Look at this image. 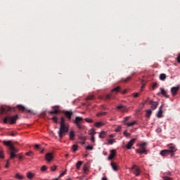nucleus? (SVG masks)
<instances>
[{
  "mask_svg": "<svg viewBox=\"0 0 180 180\" xmlns=\"http://www.w3.org/2000/svg\"><path fill=\"white\" fill-rule=\"evenodd\" d=\"M52 120L55 122V123H58L57 117H52Z\"/></svg>",
  "mask_w": 180,
  "mask_h": 180,
  "instance_id": "603ef678",
  "label": "nucleus"
},
{
  "mask_svg": "<svg viewBox=\"0 0 180 180\" xmlns=\"http://www.w3.org/2000/svg\"><path fill=\"white\" fill-rule=\"evenodd\" d=\"M17 108L19 109V110H21V112H25V113H30V114L33 113V111L28 110L27 108H25L22 105H17Z\"/></svg>",
  "mask_w": 180,
  "mask_h": 180,
  "instance_id": "1a4fd4ad",
  "label": "nucleus"
},
{
  "mask_svg": "<svg viewBox=\"0 0 180 180\" xmlns=\"http://www.w3.org/2000/svg\"><path fill=\"white\" fill-rule=\"evenodd\" d=\"M18 119H19V116L18 115H14L12 117L7 116L4 119L3 122L5 124H6L7 123H10V124H15Z\"/></svg>",
  "mask_w": 180,
  "mask_h": 180,
  "instance_id": "39448f33",
  "label": "nucleus"
},
{
  "mask_svg": "<svg viewBox=\"0 0 180 180\" xmlns=\"http://www.w3.org/2000/svg\"><path fill=\"white\" fill-rule=\"evenodd\" d=\"M45 158L46 161H48V162H50V161H51V160L54 158V156L53 155V153H46Z\"/></svg>",
  "mask_w": 180,
  "mask_h": 180,
  "instance_id": "f3484780",
  "label": "nucleus"
},
{
  "mask_svg": "<svg viewBox=\"0 0 180 180\" xmlns=\"http://www.w3.org/2000/svg\"><path fill=\"white\" fill-rule=\"evenodd\" d=\"M136 153L137 154H146L147 155L148 153V150H147V143L143 142L141 143H139V148L136 149Z\"/></svg>",
  "mask_w": 180,
  "mask_h": 180,
  "instance_id": "20e7f679",
  "label": "nucleus"
},
{
  "mask_svg": "<svg viewBox=\"0 0 180 180\" xmlns=\"http://www.w3.org/2000/svg\"><path fill=\"white\" fill-rule=\"evenodd\" d=\"M124 136H125L126 137H130V133L127 132V131H124Z\"/></svg>",
  "mask_w": 180,
  "mask_h": 180,
  "instance_id": "4c0bfd02",
  "label": "nucleus"
},
{
  "mask_svg": "<svg viewBox=\"0 0 180 180\" xmlns=\"http://www.w3.org/2000/svg\"><path fill=\"white\" fill-rule=\"evenodd\" d=\"M66 172L65 171L63 172L59 176L58 178H61V176H64V175H65Z\"/></svg>",
  "mask_w": 180,
  "mask_h": 180,
  "instance_id": "49530a36",
  "label": "nucleus"
},
{
  "mask_svg": "<svg viewBox=\"0 0 180 180\" xmlns=\"http://www.w3.org/2000/svg\"><path fill=\"white\" fill-rule=\"evenodd\" d=\"M33 176H34V174H33L32 172H28L27 174V178H28L29 179H32L33 178Z\"/></svg>",
  "mask_w": 180,
  "mask_h": 180,
  "instance_id": "cd10ccee",
  "label": "nucleus"
},
{
  "mask_svg": "<svg viewBox=\"0 0 180 180\" xmlns=\"http://www.w3.org/2000/svg\"><path fill=\"white\" fill-rule=\"evenodd\" d=\"M3 144L8 147V155H10L9 160H15V158L18 157L16 153H19V149L15 148V146L12 145V142L11 141H4Z\"/></svg>",
  "mask_w": 180,
  "mask_h": 180,
  "instance_id": "f257e3e1",
  "label": "nucleus"
},
{
  "mask_svg": "<svg viewBox=\"0 0 180 180\" xmlns=\"http://www.w3.org/2000/svg\"><path fill=\"white\" fill-rule=\"evenodd\" d=\"M59 108L60 105L52 106V109H53V110L49 111L48 113H49V115H58V113H60V110H58Z\"/></svg>",
  "mask_w": 180,
  "mask_h": 180,
  "instance_id": "6e6552de",
  "label": "nucleus"
},
{
  "mask_svg": "<svg viewBox=\"0 0 180 180\" xmlns=\"http://www.w3.org/2000/svg\"><path fill=\"white\" fill-rule=\"evenodd\" d=\"M81 165H82V161L77 162V163L76 164L77 169H79V168H81Z\"/></svg>",
  "mask_w": 180,
  "mask_h": 180,
  "instance_id": "7c9ffc66",
  "label": "nucleus"
},
{
  "mask_svg": "<svg viewBox=\"0 0 180 180\" xmlns=\"http://www.w3.org/2000/svg\"><path fill=\"white\" fill-rule=\"evenodd\" d=\"M15 178H17V179L22 180V179H23V176L19 174V173H17L15 174Z\"/></svg>",
  "mask_w": 180,
  "mask_h": 180,
  "instance_id": "2f4dec72",
  "label": "nucleus"
},
{
  "mask_svg": "<svg viewBox=\"0 0 180 180\" xmlns=\"http://www.w3.org/2000/svg\"><path fill=\"white\" fill-rule=\"evenodd\" d=\"M127 120H129V117H126L124 118V121H125V122H127Z\"/></svg>",
  "mask_w": 180,
  "mask_h": 180,
  "instance_id": "680f3d73",
  "label": "nucleus"
},
{
  "mask_svg": "<svg viewBox=\"0 0 180 180\" xmlns=\"http://www.w3.org/2000/svg\"><path fill=\"white\" fill-rule=\"evenodd\" d=\"M86 150H94V147L93 146H87L86 147Z\"/></svg>",
  "mask_w": 180,
  "mask_h": 180,
  "instance_id": "09e8293b",
  "label": "nucleus"
},
{
  "mask_svg": "<svg viewBox=\"0 0 180 180\" xmlns=\"http://www.w3.org/2000/svg\"><path fill=\"white\" fill-rule=\"evenodd\" d=\"M60 129L58 132V136L60 139H63V137H64V136H65V134H67V133H68V127L67 125H65V119H64V117H61L60 120Z\"/></svg>",
  "mask_w": 180,
  "mask_h": 180,
  "instance_id": "f03ea898",
  "label": "nucleus"
},
{
  "mask_svg": "<svg viewBox=\"0 0 180 180\" xmlns=\"http://www.w3.org/2000/svg\"><path fill=\"white\" fill-rule=\"evenodd\" d=\"M106 136V131H102L99 133L98 137L99 139H105Z\"/></svg>",
  "mask_w": 180,
  "mask_h": 180,
  "instance_id": "b1692460",
  "label": "nucleus"
},
{
  "mask_svg": "<svg viewBox=\"0 0 180 180\" xmlns=\"http://www.w3.org/2000/svg\"><path fill=\"white\" fill-rule=\"evenodd\" d=\"M164 105H162L160 108H159V111L157 112L156 116L157 117H158L159 119H161V117H163L164 115H162V108H163Z\"/></svg>",
  "mask_w": 180,
  "mask_h": 180,
  "instance_id": "4468645a",
  "label": "nucleus"
},
{
  "mask_svg": "<svg viewBox=\"0 0 180 180\" xmlns=\"http://www.w3.org/2000/svg\"><path fill=\"white\" fill-rule=\"evenodd\" d=\"M94 96H88L87 97H86V101H92V100H94Z\"/></svg>",
  "mask_w": 180,
  "mask_h": 180,
  "instance_id": "f704fd0d",
  "label": "nucleus"
},
{
  "mask_svg": "<svg viewBox=\"0 0 180 180\" xmlns=\"http://www.w3.org/2000/svg\"><path fill=\"white\" fill-rule=\"evenodd\" d=\"M1 114L6 113V109L5 108L1 107Z\"/></svg>",
  "mask_w": 180,
  "mask_h": 180,
  "instance_id": "c9c22d12",
  "label": "nucleus"
},
{
  "mask_svg": "<svg viewBox=\"0 0 180 180\" xmlns=\"http://www.w3.org/2000/svg\"><path fill=\"white\" fill-rule=\"evenodd\" d=\"M131 79V76H129L127 78H122L121 79V82H124V84H127V82H129Z\"/></svg>",
  "mask_w": 180,
  "mask_h": 180,
  "instance_id": "412c9836",
  "label": "nucleus"
},
{
  "mask_svg": "<svg viewBox=\"0 0 180 180\" xmlns=\"http://www.w3.org/2000/svg\"><path fill=\"white\" fill-rule=\"evenodd\" d=\"M166 78H167V75H166L165 74H164V73L160 74V79L161 81H165Z\"/></svg>",
  "mask_w": 180,
  "mask_h": 180,
  "instance_id": "bb28decb",
  "label": "nucleus"
},
{
  "mask_svg": "<svg viewBox=\"0 0 180 180\" xmlns=\"http://www.w3.org/2000/svg\"><path fill=\"white\" fill-rule=\"evenodd\" d=\"M119 92H122V94H127V90L125 89L124 91H122L120 86L115 87L112 90L111 94H107L104 96L103 99H104L105 101H108L109 99H113V98H115L114 95H117Z\"/></svg>",
  "mask_w": 180,
  "mask_h": 180,
  "instance_id": "7ed1b4c3",
  "label": "nucleus"
},
{
  "mask_svg": "<svg viewBox=\"0 0 180 180\" xmlns=\"http://www.w3.org/2000/svg\"><path fill=\"white\" fill-rule=\"evenodd\" d=\"M69 137L72 141H74L75 137V134L74 133V131H70L69 134Z\"/></svg>",
  "mask_w": 180,
  "mask_h": 180,
  "instance_id": "5701e85b",
  "label": "nucleus"
},
{
  "mask_svg": "<svg viewBox=\"0 0 180 180\" xmlns=\"http://www.w3.org/2000/svg\"><path fill=\"white\" fill-rule=\"evenodd\" d=\"M168 147L169 149L168 151H170L171 157H174V153L176 151V148L173 145H169Z\"/></svg>",
  "mask_w": 180,
  "mask_h": 180,
  "instance_id": "9b49d317",
  "label": "nucleus"
},
{
  "mask_svg": "<svg viewBox=\"0 0 180 180\" xmlns=\"http://www.w3.org/2000/svg\"><path fill=\"white\" fill-rule=\"evenodd\" d=\"M5 168H9V160H7V163L5 166Z\"/></svg>",
  "mask_w": 180,
  "mask_h": 180,
  "instance_id": "6e6d98bb",
  "label": "nucleus"
},
{
  "mask_svg": "<svg viewBox=\"0 0 180 180\" xmlns=\"http://www.w3.org/2000/svg\"><path fill=\"white\" fill-rule=\"evenodd\" d=\"M102 180H108V179L106 177H103Z\"/></svg>",
  "mask_w": 180,
  "mask_h": 180,
  "instance_id": "69168bd1",
  "label": "nucleus"
},
{
  "mask_svg": "<svg viewBox=\"0 0 180 180\" xmlns=\"http://www.w3.org/2000/svg\"><path fill=\"white\" fill-rule=\"evenodd\" d=\"M56 169H57V166L54 165V166L51 167V170L56 171Z\"/></svg>",
  "mask_w": 180,
  "mask_h": 180,
  "instance_id": "a18cd8bd",
  "label": "nucleus"
},
{
  "mask_svg": "<svg viewBox=\"0 0 180 180\" xmlns=\"http://www.w3.org/2000/svg\"><path fill=\"white\" fill-rule=\"evenodd\" d=\"M162 179L164 180H173L172 178L167 176H163Z\"/></svg>",
  "mask_w": 180,
  "mask_h": 180,
  "instance_id": "ea45409f",
  "label": "nucleus"
},
{
  "mask_svg": "<svg viewBox=\"0 0 180 180\" xmlns=\"http://www.w3.org/2000/svg\"><path fill=\"white\" fill-rule=\"evenodd\" d=\"M85 121L87 122V123H93L94 120H92L91 119H89V118H86Z\"/></svg>",
  "mask_w": 180,
  "mask_h": 180,
  "instance_id": "a19ab883",
  "label": "nucleus"
},
{
  "mask_svg": "<svg viewBox=\"0 0 180 180\" xmlns=\"http://www.w3.org/2000/svg\"><path fill=\"white\" fill-rule=\"evenodd\" d=\"M65 116H66V117H68V120H70L71 117H72V111H70V110H66L65 112H63Z\"/></svg>",
  "mask_w": 180,
  "mask_h": 180,
  "instance_id": "2eb2a0df",
  "label": "nucleus"
},
{
  "mask_svg": "<svg viewBox=\"0 0 180 180\" xmlns=\"http://www.w3.org/2000/svg\"><path fill=\"white\" fill-rule=\"evenodd\" d=\"M115 155H116V150H112L108 157V160H113V158H115Z\"/></svg>",
  "mask_w": 180,
  "mask_h": 180,
  "instance_id": "6ab92c4d",
  "label": "nucleus"
},
{
  "mask_svg": "<svg viewBox=\"0 0 180 180\" xmlns=\"http://www.w3.org/2000/svg\"><path fill=\"white\" fill-rule=\"evenodd\" d=\"M25 155H27V157H32V155H33V153L32 151L27 152Z\"/></svg>",
  "mask_w": 180,
  "mask_h": 180,
  "instance_id": "e433bc0d",
  "label": "nucleus"
},
{
  "mask_svg": "<svg viewBox=\"0 0 180 180\" xmlns=\"http://www.w3.org/2000/svg\"><path fill=\"white\" fill-rule=\"evenodd\" d=\"M134 143H136V139H131L127 144L126 148H127V150H130V148L133 147V144H134Z\"/></svg>",
  "mask_w": 180,
  "mask_h": 180,
  "instance_id": "ddd939ff",
  "label": "nucleus"
},
{
  "mask_svg": "<svg viewBox=\"0 0 180 180\" xmlns=\"http://www.w3.org/2000/svg\"><path fill=\"white\" fill-rule=\"evenodd\" d=\"M105 124H103V122H96L95 124H94V126L96 127H102V126H103Z\"/></svg>",
  "mask_w": 180,
  "mask_h": 180,
  "instance_id": "a878e982",
  "label": "nucleus"
},
{
  "mask_svg": "<svg viewBox=\"0 0 180 180\" xmlns=\"http://www.w3.org/2000/svg\"><path fill=\"white\" fill-rule=\"evenodd\" d=\"M178 91H179V86L172 87L171 89L172 95L173 96H175V95H176V94L178 93Z\"/></svg>",
  "mask_w": 180,
  "mask_h": 180,
  "instance_id": "a211bd4d",
  "label": "nucleus"
},
{
  "mask_svg": "<svg viewBox=\"0 0 180 180\" xmlns=\"http://www.w3.org/2000/svg\"><path fill=\"white\" fill-rule=\"evenodd\" d=\"M96 134V131H95V129H90L89 131V136H95Z\"/></svg>",
  "mask_w": 180,
  "mask_h": 180,
  "instance_id": "c85d7f7f",
  "label": "nucleus"
},
{
  "mask_svg": "<svg viewBox=\"0 0 180 180\" xmlns=\"http://www.w3.org/2000/svg\"><path fill=\"white\" fill-rule=\"evenodd\" d=\"M83 171H84V174H86V172L88 171V166L84 165V168H83Z\"/></svg>",
  "mask_w": 180,
  "mask_h": 180,
  "instance_id": "58836bf2",
  "label": "nucleus"
},
{
  "mask_svg": "<svg viewBox=\"0 0 180 180\" xmlns=\"http://www.w3.org/2000/svg\"><path fill=\"white\" fill-rule=\"evenodd\" d=\"M96 116L101 117V116H103V115L102 112H98V113H97Z\"/></svg>",
  "mask_w": 180,
  "mask_h": 180,
  "instance_id": "bf43d9fd",
  "label": "nucleus"
},
{
  "mask_svg": "<svg viewBox=\"0 0 180 180\" xmlns=\"http://www.w3.org/2000/svg\"><path fill=\"white\" fill-rule=\"evenodd\" d=\"M151 113H153V110H148L146 111V117H150L151 116Z\"/></svg>",
  "mask_w": 180,
  "mask_h": 180,
  "instance_id": "c756f323",
  "label": "nucleus"
},
{
  "mask_svg": "<svg viewBox=\"0 0 180 180\" xmlns=\"http://www.w3.org/2000/svg\"><path fill=\"white\" fill-rule=\"evenodd\" d=\"M84 122V120H82V117H76L75 120V123L77 127V129H79L80 130H84V127L81 124Z\"/></svg>",
  "mask_w": 180,
  "mask_h": 180,
  "instance_id": "423d86ee",
  "label": "nucleus"
},
{
  "mask_svg": "<svg viewBox=\"0 0 180 180\" xmlns=\"http://www.w3.org/2000/svg\"><path fill=\"white\" fill-rule=\"evenodd\" d=\"M78 139H79V140H81L82 141V144H85V141L86 140V137L83 136H79Z\"/></svg>",
  "mask_w": 180,
  "mask_h": 180,
  "instance_id": "393cba45",
  "label": "nucleus"
},
{
  "mask_svg": "<svg viewBox=\"0 0 180 180\" xmlns=\"http://www.w3.org/2000/svg\"><path fill=\"white\" fill-rule=\"evenodd\" d=\"M158 86V84L157 83L153 84L152 86V89H155V88H157Z\"/></svg>",
  "mask_w": 180,
  "mask_h": 180,
  "instance_id": "de8ad7c7",
  "label": "nucleus"
},
{
  "mask_svg": "<svg viewBox=\"0 0 180 180\" xmlns=\"http://www.w3.org/2000/svg\"><path fill=\"white\" fill-rule=\"evenodd\" d=\"M66 180H72V179H67Z\"/></svg>",
  "mask_w": 180,
  "mask_h": 180,
  "instance_id": "774afa93",
  "label": "nucleus"
},
{
  "mask_svg": "<svg viewBox=\"0 0 180 180\" xmlns=\"http://www.w3.org/2000/svg\"><path fill=\"white\" fill-rule=\"evenodd\" d=\"M91 143H95V136H91Z\"/></svg>",
  "mask_w": 180,
  "mask_h": 180,
  "instance_id": "8fccbe9b",
  "label": "nucleus"
},
{
  "mask_svg": "<svg viewBox=\"0 0 180 180\" xmlns=\"http://www.w3.org/2000/svg\"><path fill=\"white\" fill-rule=\"evenodd\" d=\"M134 124H136V121L127 123V126H128V127H130V126H134Z\"/></svg>",
  "mask_w": 180,
  "mask_h": 180,
  "instance_id": "473e14b6",
  "label": "nucleus"
},
{
  "mask_svg": "<svg viewBox=\"0 0 180 180\" xmlns=\"http://www.w3.org/2000/svg\"><path fill=\"white\" fill-rule=\"evenodd\" d=\"M160 155H162V157H168V155L171 156V153L168 150H163L160 151Z\"/></svg>",
  "mask_w": 180,
  "mask_h": 180,
  "instance_id": "dca6fc26",
  "label": "nucleus"
},
{
  "mask_svg": "<svg viewBox=\"0 0 180 180\" xmlns=\"http://www.w3.org/2000/svg\"><path fill=\"white\" fill-rule=\"evenodd\" d=\"M0 158H4V153L2 151H0Z\"/></svg>",
  "mask_w": 180,
  "mask_h": 180,
  "instance_id": "13d9d810",
  "label": "nucleus"
},
{
  "mask_svg": "<svg viewBox=\"0 0 180 180\" xmlns=\"http://www.w3.org/2000/svg\"><path fill=\"white\" fill-rule=\"evenodd\" d=\"M46 169H47V167H46V166H42L41 167V171H42V172H44V171H46Z\"/></svg>",
  "mask_w": 180,
  "mask_h": 180,
  "instance_id": "37998d69",
  "label": "nucleus"
},
{
  "mask_svg": "<svg viewBox=\"0 0 180 180\" xmlns=\"http://www.w3.org/2000/svg\"><path fill=\"white\" fill-rule=\"evenodd\" d=\"M161 131H162V129H161V128H158V129H156V132H157V133H161Z\"/></svg>",
  "mask_w": 180,
  "mask_h": 180,
  "instance_id": "5fc2aeb1",
  "label": "nucleus"
},
{
  "mask_svg": "<svg viewBox=\"0 0 180 180\" xmlns=\"http://www.w3.org/2000/svg\"><path fill=\"white\" fill-rule=\"evenodd\" d=\"M131 169L133 171V174H134V175H136V176H139V175H140L141 170L138 165H134L132 166Z\"/></svg>",
  "mask_w": 180,
  "mask_h": 180,
  "instance_id": "0eeeda50",
  "label": "nucleus"
},
{
  "mask_svg": "<svg viewBox=\"0 0 180 180\" xmlns=\"http://www.w3.org/2000/svg\"><path fill=\"white\" fill-rule=\"evenodd\" d=\"M108 143H109V144H113V143H115V140L110 139V140H108Z\"/></svg>",
  "mask_w": 180,
  "mask_h": 180,
  "instance_id": "864d4df0",
  "label": "nucleus"
},
{
  "mask_svg": "<svg viewBox=\"0 0 180 180\" xmlns=\"http://www.w3.org/2000/svg\"><path fill=\"white\" fill-rule=\"evenodd\" d=\"M109 137H110V139H113V137H115V135H113V134H110V135H109Z\"/></svg>",
  "mask_w": 180,
  "mask_h": 180,
  "instance_id": "052dcab7",
  "label": "nucleus"
},
{
  "mask_svg": "<svg viewBox=\"0 0 180 180\" xmlns=\"http://www.w3.org/2000/svg\"><path fill=\"white\" fill-rule=\"evenodd\" d=\"M167 175L171 176V172H167Z\"/></svg>",
  "mask_w": 180,
  "mask_h": 180,
  "instance_id": "0e129e2a",
  "label": "nucleus"
},
{
  "mask_svg": "<svg viewBox=\"0 0 180 180\" xmlns=\"http://www.w3.org/2000/svg\"><path fill=\"white\" fill-rule=\"evenodd\" d=\"M34 148H35L37 150H39V148H40V145L37 144V145L34 146Z\"/></svg>",
  "mask_w": 180,
  "mask_h": 180,
  "instance_id": "4d7b16f0",
  "label": "nucleus"
},
{
  "mask_svg": "<svg viewBox=\"0 0 180 180\" xmlns=\"http://www.w3.org/2000/svg\"><path fill=\"white\" fill-rule=\"evenodd\" d=\"M107 113H108V112H102L103 116H105V115H107Z\"/></svg>",
  "mask_w": 180,
  "mask_h": 180,
  "instance_id": "e2e57ef3",
  "label": "nucleus"
},
{
  "mask_svg": "<svg viewBox=\"0 0 180 180\" xmlns=\"http://www.w3.org/2000/svg\"><path fill=\"white\" fill-rule=\"evenodd\" d=\"M117 110H119L122 113H125L126 112H128L129 110L126 106L120 105L117 107Z\"/></svg>",
  "mask_w": 180,
  "mask_h": 180,
  "instance_id": "f8f14e48",
  "label": "nucleus"
},
{
  "mask_svg": "<svg viewBox=\"0 0 180 180\" xmlns=\"http://www.w3.org/2000/svg\"><path fill=\"white\" fill-rule=\"evenodd\" d=\"M160 94H162V95H163V96H165V98H169V95H168V94L167 93V91H165V89H164V88L160 87Z\"/></svg>",
  "mask_w": 180,
  "mask_h": 180,
  "instance_id": "aec40b11",
  "label": "nucleus"
},
{
  "mask_svg": "<svg viewBox=\"0 0 180 180\" xmlns=\"http://www.w3.org/2000/svg\"><path fill=\"white\" fill-rule=\"evenodd\" d=\"M149 105H150V108L152 110H155L157 108H158V102L156 101H153L150 100L149 101Z\"/></svg>",
  "mask_w": 180,
  "mask_h": 180,
  "instance_id": "9d476101",
  "label": "nucleus"
},
{
  "mask_svg": "<svg viewBox=\"0 0 180 180\" xmlns=\"http://www.w3.org/2000/svg\"><path fill=\"white\" fill-rule=\"evenodd\" d=\"M60 179V178H56V179H54L53 180H59Z\"/></svg>",
  "mask_w": 180,
  "mask_h": 180,
  "instance_id": "338daca9",
  "label": "nucleus"
},
{
  "mask_svg": "<svg viewBox=\"0 0 180 180\" xmlns=\"http://www.w3.org/2000/svg\"><path fill=\"white\" fill-rule=\"evenodd\" d=\"M18 156L15 157V158H18L20 161H22V159L23 158V156L22 155H17Z\"/></svg>",
  "mask_w": 180,
  "mask_h": 180,
  "instance_id": "c03bdc74",
  "label": "nucleus"
},
{
  "mask_svg": "<svg viewBox=\"0 0 180 180\" xmlns=\"http://www.w3.org/2000/svg\"><path fill=\"white\" fill-rule=\"evenodd\" d=\"M122 130V127L119 126L117 129H115V131L117 133H119V131H120Z\"/></svg>",
  "mask_w": 180,
  "mask_h": 180,
  "instance_id": "79ce46f5",
  "label": "nucleus"
},
{
  "mask_svg": "<svg viewBox=\"0 0 180 180\" xmlns=\"http://www.w3.org/2000/svg\"><path fill=\"white\" fill-rule=\"evenodd\" d=\"M139 93H134V94H133L134 98H139Z\"/></svg>",
  "mask_w": 180,
  "mask_h": 180,
  "instance_id": "3c124183",
  "label": "nucleus"
},
{
  "mask_svg": "<svg viewBox=\"0 0 180 180\" xmlns=\"http://www.w3.org/2000/svg\"><path fill=\"white\" fill-rule=\"evenodd\" d=\"M77 150H78V145H73L72 146V151L74 153H75V151H77Z\"/></svg>",
  "mask_w": 180,
  "mask_h": 180,
  "instance_id": "72a5a7b5",
  "label": "nucleus"
},
{
  "mask_svg": "<svg viewBox=\"0 0 180 180\" xmlns=\"http://www.w3.org/2000/svg\"><path fill=\"white\" fill-rule=\"evenodd\" d=\"M113 171H117L118 169V166H117V164L116 162H111V164H110Z\"/></svg>",
  "mask_w": 180,
  "mask_h": 180,
  "instance_id": "4be33fe9",
  "label": "nucleus"
}]
</instances>
